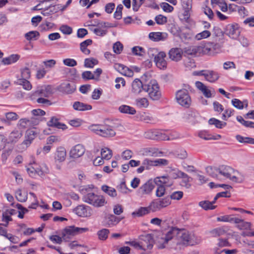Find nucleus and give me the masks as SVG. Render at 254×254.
<instances>
[{"mask_svg":"<svg viewBox=\"0 0 254 254\" xmlns=\"http://www.w3.org/2000/svg\"><path fill=\"white\" fill-rule=\"evenodd\" d=\"M88 230L87 228L76 227L74 226H70L65 228L62 231V235L63 239L67 241L73 236L79 234L84 233Z\"/></svg>","mask_w":254,"mask_h":254,"instance_id":"nucleus-6","label":"nucleus"},{"mask_svg":"<svg viewBox=\"0 0 254 254\" xmlns=\"http://www.w3.org/2000/svg\"><path fill=\"white\" fill-rule=\"evenodd\" d=\"M132 52L134 55L142 56L145 53V51L141 47L135 46L132 48Z\"/></svg>","mask_w":254,"mask_h":254,"instance_id":"nucleus-56","label":"nucleus"},{"mask_svg":"<svg viewBox=\"0 0 254 254\" xmlns=\"http://www.w3.org/2000/svg\"><path fill=\"white\" fill-rule=\"evenodd\" d=\"M155 20L156 23L159 25H163L167 21V17L161 14L157 15L155 17Z\"/></svg>","mask_w":254,"mask_h":254,"instance_id":"nucleus-64","label":"nucleus"},{"mask_svg":"<svg viewBox=\"0 0 254 254\" xmlns=\"http://www.w3.org/2000/svg\"><path fill=\"white\" fill-rule=\"evenodd\" d=\"M92 41L91 39H87L81 42L80 44V50L85 55H89L90 53V51L87 49L86 47L88 45L92 44Z\"/></svg>","mask_w":254,"mask_h":254,"instance_id":"nucleus-39","label":"nucleus"},{"mask_svg":"<svg viewBox=\"0 0 254 254\" xmlns=\"http://www.w3.org/2000/svg\"><path fill=\"white\" fill-rule=\"evenodd\" d=\"M176 178H182V180L181 182V185L182 187H185L186 189H190L191 187L190 182L192 179L189 177L187 174L181 171H178L177 174Z\"/></svg>","mask_w":254,"mask_h":254,"instance_id":"nucleus-13","label":"nucleus"},{"mask_svg":"<svg viewBox=\"0 0 254 254\" xmlns=\"http://www.w3.org/2000/svg\"><path fill=\"white\" fill-rule=\"evenodd\" d=\"M198 116V113L194 111H189L185 115L184 118L191 123H194Z\"/></svg>","mask_w":254,"mask_h":254,"instance_id":"nucleus-38","label":"nucleus"},{"mask_svg":"<svg viewBox=\"0 0 254 254\" xmlns=\"http://www.w3.org/2000/svg\"><path fill=\"white\" fill-rule=\"evenodd\" d=\"M233 174L234 175L231 178V181L237 183H242L244 181L245 177L243 173L234 170Z\"/></svg>","mask_w":254,"mask_h":254,"instance_id":"nucleus-30","label":"nucleus"},{"mask_svg":"<svg viewBox=\"0 0 254 254\" xmlns=\"http://www.w3.org/2000/svg\"><path fill=\"white\" fill-rule=\"evenodd\" d=\"M218 169V168H213L212 167H208L206 168V172L207 173L211 176L212 177L218 179V171L216 170Z\"/></svg>","mask_w":254,"mask_h":254,"instance_id":"nucleus-51","label":"nucleus"},{"mask_svg":"<svg viewBox=\"0 0 254 254\" xmlns=\"http://www.w3.org/2000/svg\"><path fill=\"white\" fill-rule=\"evenodd\" d=\"M15 197L17 200L20 202H25L27 198V195L22 193L21 190H18L16 191Z\"/></svg>","mask_w":254,"mask_h":254,"instance_id":"nucleus-52","label":"nucleus"},{"mask_svg":"<svg viewBox=\"0 0 254 254\" xmlns=\"http://www.w3.org/2000/svg\"><path fill=\"white\" fill-rule=\"evenodd\" d=\"M213 51L220 50L224 43V40H213L212 42H209Z\"/></svg>","mask_w":254,"mask_h":254,"instance_id":"nucleus-40","label":"nucleus"},{"mask_svg":"<svg viewBox=\"0 0 254 254\" xmlns=\"http://www.w3.org/2000/svg\"><path fill=\"white\" fill-rule=\"evenodd\" d=\"M244 102L238 99H234L232 100V105L238 109H243L244 108Z\"/></svg>","mask_w":254,"mask_h":254,"instance_id":"nucleus-61","label":"nucleus"},{"mask_svg":"<svg viewBox=\"0 0 254 254\" xmlns=\"http://www.w3.org/2000/svg\"><path fill=\"white\" fill-rule=\"evenodd\" d=\"M167 37L168 34L163 32H151L149 34V39L155 42L164 41L167 39Z\"/></svg>","mask_w":254,"mask_h":254,"instance_id":"nucleus-24","label":"nucleus"},{"mask_svg":"<svg viewBox=\"0 0 254 254\" xmlns=\"http://www.w3.org/2000/svg\"><path fill=\"white\" fill-rule=\"evenodd\" d=\"M109 230L107 229H103L98 232L99 239L101 240H105L108 238Z\"/></svg>","mask_w":254,"mask_h":254,"instance_id":"nucleus-54","label":"nucleus"},{"mask_svg":"<svg viewBox=\"0 0 254 254\" xmlns=\"http://www.w3.org/2000/svg\"><path fill=\"white\" fill-rule=\"evenodd\" d=\"M166 53L164 52H160L154 60L156 66L160 69H164L167 67V62L165 60Z\"/></svg>","mask_w":254,"mask_h":254,"instance_id":"nucleus-12","label":"nucleus"},{"mask_svg":"<svg viewBox=\"0 0 254 254\" xmlns=\"http://www.w3.org/2000/svg\"><path fill=\"white\" fill-rule=\"evenodd\" d=\"M101 190L102 191H103L104 192L112 197H115L117 195V191L114 188L109 187L107 185L102 186L101 187Z\"/></svg>","mask_w":254,"mask_h":254,"instance_id":"nucleus-37","label":"nucleus"},{"mask_svg":"<svg viewBox=\"0 0 254 254\" xmlns=\"http://www.w3.org/2000/svg\"><path fill=\"white\" fill-rule=\"evenodd\" d=\"M21 131L18 130L12 131L8 136L9 142L13 143L16 142L22 136Z\"/></svg>","mask_w":254,"mask_h":254,"instance_id":"nucleus-34","label":"nucleus"},{"mask_svg":"<svg viewBox=\"0 0 254 254\" xmlns=\"http://www.w3.org/2000/svg\"><path fill=\"white\" fill-rule=\"evenodd\" d=\"M73 108L77 111H86L91 110L92 108V106L79 101H76L73 103Z\"/></svg>","mask_w":254,"mask_h":254,"instance_id":"nucleus-27","label":"nucleus"},{"mask_svg":"<svg viewBox=\"0 0 254 254\" xmlns=\"http://www.w3.org/2000/svg\"><path fill=\"white\" fill-rule=\"evenodd\" d=\"M21 78L27 79L30 77L31 72L28 67H24L21 69Z\"/></svg>","mask_w":254,"mask_h":254,"instance_id":"nucleus-63","label":"nucleus"},{"mask_svg":"<svg viewBox=\"0 0 254 254\" xmlns=\"http://www.w3.org/2000/svg\"><path fill=\"white\" fill-rule=\"evenodd\" d=\"M217 171H218V174L222 175L224 177L229 179L231 180V178H232L233 173L234 172V169L232 167L225 166L222 165L218 168V169L216 170Z\"/></svg>","mask_w":254,"mask_h":254,"instance_id":"nucleus-18","label":"nucleus"},{"mask_svg":"<svg viewBox=\"0 0 254 254\" xmlns=\"http://www.w3.org/2000/svg\"><path fill=\"white\" fill-rule=\"evenodd\" d=\"M154 180H149L142 185L138 190V193L141 195L149 194L155 186Z\"/></svg>","mask_w":254,"mask_h":254,"instance_id":"nucleus-10","label":"nucleus"},{"mask_svg":"<svg viewBox=\"0 0 254 254\" xmlns=\"http://www.w3.org/2000/svg\"><path fill=\"white\" fill-rule=\"evenodd\" d=\"M171 199L169 196L165 197L163 198L158 199L155 202L151 203L152 211L155 212L163 208L166 207L171 204Z\"/></svg>","mask_w":254,"mask_h":254,"instance_id":"nucleus-8","label":"nucleus"},{"mask_svg":"<svg viewBox=\"0 0 254 254\" xmlns=\"http://www.w3.org/2000/svg\"><path fill=\"white\" fill-rule=\"evenodd\" d=\"M179 229H180L176 227H171L169 228L165 235V238L163 239V243L159 245L158 248L161 249L165 248L166 247V244H167L170 240H172L175 236L177 237Z\"/></svg>","mask_w":254,"mask_h":254,"instance_id":"nucleus-9","label":"nucleus"},{"mask_svg":"<svg viewBox=\"0 0 254 254\" xmlns=\"http://www.w3.org/2000/svg\"><path fill=\"white\" fill-rule=\"evenodd\" d=\"M121 220V219L113 214H109L105 218V226L112 227L116 225Z\"/></svg>","mask_w":254,"mask_h":254,"instance_id":"nucleus-19","label":"nucleus"},{"mask_svg":"<svg viewBox=\"0 0 254 254\" xmlns=\"http://www.w3.org/2000/svg\"><path fill=\"white\" fill-rule=\"evenodd\" d=\"M113 51L116 54H120L123 49V45L120 42H117L113 45Z\"/></svg>","mask_w":254,"mask_h":254,"instance_id":"nucleus-58","label":"nucleus"},{"mask_svg":"<svg viewBox=\"0 0 254 254\" xmlns=\"http://www.w3.org/2000/svg\"><path fill=\"white\" fill-rule=\"evenodd\" d=\"M183 51L180 48H172L169 52V56L172 61L178 62L180 61L182 57Z\"/></svg>","mask_w":254,"mask_h":254,"instance_id":"nucleus-21","label":"nucleus"},{"mask_svg":"<svg viewBox=\"0 0 254 254\" xmlns=\"http://www.w3.org/2000/svg\"><path fill=\"white\" fill-rule=\"evenodd\" d=\"M144 88V90L148 92L152 100H158L161 98V91L158 84L155 80H151L148 84H145Z\"/></svg>","mask_w":254,"mask_h":254,"instance_id":"nucleus-4","label":"nucleus"},{"mask_svg":"<svg viewBox=\"0 0 254 254\" xmlns=\"http://www.w3.org/2000/svg\"><path fill=\"white\" fill-rule=\"evenodd\" d=\"M82 200L95 207H102L107 203L103 195H97L92 192L85 194Z\"/></svg>","mask_w":254,"mask_h":254,"instance_id":"nucleus-2","label":"nucleus"},{"mask_svg":"<svg viewBox=\"0 0 254 254\" xmlns=\"http://www.w3.org/2000/svg\"><path fill=\"white\" fill-rule=\"evenodd\" d=\"M199 205L205 210L214 209L216 207L212 205V202L207 200L199 202Z\"/></svg>","mask_w":254,"mask_h":254,"instance_id":"nucleus-45","label":"nucleus"},{"mask_svg":"<svg viewBox=\"0 0 254 254\" xmlns=\"http://www.w3.org/2000/svg\"><path fill=\"white\" fill-rule=\"evenodd\" d=\"M237 120L246 127L254 128V122L245 121L242 116H238L236 118Z\"/></svg>","mask_w":254,"mask_h":254,"instance_id":"nucleus-42","label":"nucleus"},{"mask_svg":"<svg viewBox=\"0 0 254 254\" xmlns=\"http://www.w3.org/2000/svg\"><path fill=\"white\" fill-rule=\"evenodd\" d=\"M146 138L153 140H170V138L164 132L158 130H149L144 133Z\"/></svg>","mask_w":254,"mask_h":254,"instance_id":"nucleus-7","label":"nucleus"},{"mask_svg":"<svg viewBox=\"0 0 254 254\" xmlns=\"http://www.w3.org/2000/svg\"><path fill=\"white\" fill-rule=\"evenodd\" d=\"M59 90L60 91L66 94H72L76 90V85L73 82H64L60 85Z\"/></svg>","mask_w":254,"mask_h":254,"instance_id":"nucleus-14","label":"nucleus"},{"mask_svg":"<svg viewBox=\"0 0 254 254\" xmlns=\"http://www.w3.org/2000/svg\"><path fill=\"white\" fill-rule=\"evenodd\" d=\"M226 34L231 38L236 39L240 35V31L237 25L229 24L226 28Z\"/></svg>","mask_w":254,"mask_h":254,"instance_id":"nucleus-11","label":"nucleus"},{"mask_svg":"<svg viewBox=\"0 0 254 254\" xmlns=\"http://www.w3.org/2000/svg\"><path fill=\"white\" fill-rule=\"evenodd\" d=\"M145 0H132V9L134 11H137Z\"/></svg>","mask_w":254,"mask_h":254,"instance_id":"nucleus-59","label":"nucleus"},{"mask_svg":"<svg viewBox=\"0 0 254 254\" xmlns=\"http://www.w3.org/2000/svg\"><path fill=\"white\" fill-rule=\"evenodd\" d=\"M53 93V89L51 85H45L37 89L35 92L36 96L49 97Z\"/></svg>","mask_w":254,"mask_h":254,"instance_id":"nucleus-17","label":"nucleus"},{"mask_svg":"<svg viewBox=\"0 0 254 254\" xmlns=\"http://www.w3.org/2000/svg\"><path fill=\"white\" fill-rule=\"evenodd\" d=\"M212 32L213 40H224V33L218 26H214Z\"/></svg>","mask_w":254,"mask_h":254,"instance_id":"nucleus-31","label":"nucleus"},{"mask_svg":"<svg viewBox=\"0 0 254 254\" xmlns=\"http://www.w3.org/2000/svg\"><path fill=\"white\" fill-rule=\"evenodd\" d=\"M98 61L94 58L86 59L84 61V66L86 67L92 68L98 64Z\"/></svg>","mask_w":254,"mask_h":254,"instance_id":"nucleus-48","label":"nucleus"},{"mask_svg":"<svg viewBox=\"0 0 254 254\" xmlns=\"http://www.w3.org/2000/svg\"><path fill=\"white\" fill-rule=\"evenodd\" d=\"M209 125H214L218 128H222L226 125V123L223 122L215 118H211L209 120Z\"/></svg>","mask_w":254,"mask_h":254,"instance_id":"nucleus-41","label":"nucleus"},{"mask_svg":"<svg viewBox=\"0 0 254 254\" xmlns=\"http://www.w3.org/2000/svg\"><path fill=\"white\" fill-rule=\"evenodd\" d=\"M176 99L179 105L186 108H189L191 104V98L188 91L186 89L178 90L176 93Z\"/></svg>","mask_w":254,"mask_h":254,"instance_id":"nucleus-5","label":"nucleus"},{"mask_svg":"<svg viewBox=\"0 0 254 254\" xmlns=\"http://www.w3.org/2000/svg\"><path fill=\"white\" fill-rule=\"evenodd\" d=\"M145 153L147 155L151 156H157L158 154H161L162 152H158V150L155 148H147L145 150Z\"/></svg>","mask_w":254,"mask_h":254,"instance_id":"nucleus-55","label":"nucleus"},{"mask_svg":"<svg viewBox=\"0 0 254 254\" xmlns=\"http://www.w3.org/2000/svg\"><path fill=\"white\" fill-rule=\"evenodd\" d=\"M152 211V207H151V204L148 207H140L138 209L133 211L131 215L133 217H142L145 215H146L150 212V211Z\"/></svg>","mask_w":254,"mask_h":254,"instance_id":"nucleus-23","label":"nucleus"},{"mask_svg":"<svg viewBox=\"0 0 254 254\" xmlns=\"http://www.w3.org/2000/svg\"><path fill=\"white\" fill-rule=\"evenodd\" d=\"M88 206H86L84 205H79L74 208V211L75 213L80 217H85L87 216V208Z\"/></svg>","mask_w":254,"mask_h":254,"instance_id":"nucleus-35","label":"nucleus"},{"mask_svg":"<svg viewBox=\"0 0 254 254\" xmlns=\"http://www.w3.org/2000/svg\"><path fill=\"white\" fill-rule=\"evenodd\" d=\"M17 127L20 129H25L27 127H30L28 119L27 118L20 119L17 123Z\"/></svg>","mask_w":254,"mask_h":254,"instance_id":"nucleus-46","label":"nucleus"},{"mask_svg":"<svg viewBox=\"0 0 254 254\" xmlns=\"http://www.w3.org/2000/svg\"><path fill=\"white\" fill-rule=\"evenodd\" d=\"M39 36L40 33L37 31H31L25 34V38L28 41H30L33 39L36 40L38 38Z\"/></svg>","mask_w":254,"mask_h":254,"instance_id":"nucleus-44","label":"nucleus"},{"mask_svg":"<svg viewBox=\"0 0 254 254\" xmlns=\"http://www.w3.org/2000/svg\"><path fill=\"white\" fill-rule=\"evenodd\" d=\"M38 133L39 132L35 128L28 129L26 132L25 139L23 141V144L27 146L29 145Z\"/></svg>","mask_w":254,"mask_h":254,"instance_id":"nucleus-15","label":"nucleus"},{"mask_svg":"<svg viewBox=\"0 0 254 254\" xmlns=\"http://www.w3.org/2000/svg\"><path fill=\"white\" fill-rule=\"evenodd\" d=\"M20 58V56L17 54H12L7 58H3L1 62L4 64H10L16 62Z\"/></svg>","mask_w":254,"mask_h":254,"instance_id":"nucleus-33","label":"nucleus"},{"mask_svg":"<svg viewBox=\"0 0 254 254\" xmlns=\"http://www.w3.org/2000/svg\"><path fill=\"white\" fill-rule=\"evenodd\" d=\"M82 78L85 80L90 79H95L97 80V78L95 77L93 73L90 71H85L82 72L81 74Z\"/></svg>","mask_w":254,"mask_h":254,"instance_id":"nucleus-57","label":"nucleus"},{"mask_svg":"<svg viewBox=\"0 0 254 254\" xmlns=\"http://www.w3.org/2000/svg\"><path fill=\"white\" fill-rule=\"evenodd\" d=\"M60 30L63 33L66 35H70L72 32V28L67 25H62Z\"/></svg>","mask_w":254,"mask_h":254,"instance_id":"nucleus-60","label":"nucleus"},{"mask_svg":"<svg viewBox=\"0 0 254 254\" xmlns=\"http://www.w3.org/2000/svg\"><path fill=\"white\" fill-rule=\"evenodd\" d=\"M211 35V33L208 30H204L203 31L197 34L195 36V39L197 40H200L209 37Z\"/></svg>","mask_w":254,"mask_h":254,"instance_id":"nucleus-53","label":"nucleus"},{"mask_svg":"<svg viewBox=\"0 0 254 254\" xmlns=\"http://www.w3.org/2000/svg\"><path fill=\"white\" fill-rule=\"evenodd\" d=\"M155 183L156 185H162L166 187H170L173 185V181L169 177L167 176H162L158 177L154 179Z\"/></svg>","mask_w":254,"mask_h":254,"instance_id":"nucleus-22","label":"nucleus"},{"mask_svg":"<svg viewBox=\"0 0 254 254\" xmlns=\"http://www.w3.org/2000/svg\"><path fill=\"white\" fill-rule=\"evenodd\" d=\"M101 153L102 158L106 160L110 159L112 156V150L108 148L102 149Z\"/></svg>","mask_w":254,"mask_h":254,"instance_id":"nucleus-47","label":"nucleus"},{"mask_svg":"<svg viewBox=\"0 0 254 254\" xmlns=\"http://www.w3.org/2000/svg\"><path fill=\"white\" fill-rule=\"evenodd\" d=\"M219 77V74L213 70H207L205 75V79L210 82H215Z\"/></svg>","mask_w":254,"mask_h":254,"instance_id":"nucleus-29","label":"nucleus"},{"mask_svg":"<svg viewBox=\"0 0 254 254\" xmlns=\"http://www.w3.org/2000/svg\"><path fill=\"white\" fill-rule=\"evenodd\" d=\"M142 165L143 166L145 170H149L151 167L154 166V161L148 159H145L143 161Z\"/></svg>","mask_w":254,"mask_h":254,"instance_id":"nucleus-62","label":"nucleus"},{"mask_svg":"<svg viewBox=\"0 0 254 254\" xmlns=\"http://www.w3.org/2000/svg\"><path fill=\"white\" fill-rule=\"evenodd\" d=\"M176 249L188 246H194L201 242L200 237L184 229H180L177 237L175 239Z\"/></svg>","mask_w":254,"mask_h":254,"instance_id":"nucleus-1","label":"nucleus"},{"mask_svg":"<svg viewBox=\"0 0 254 254\" xmlns=\"http://www.w3.org/2000/svg\"><path fill=\"white\" fill-rule=\"evenodd\" d=\"M66 156V150L64 147L60 146L57 148L54 156L56 161L63 162L65 160Z\"/></svg>","mask_w":254,"mask_h":254,"instance_id":"nucleus-20","label":"nucleus"},{"mask_svg":"<svg viewBox=\"0 0 254 254\" xmlns=\"http://www.w3.org/2000/svg\"><path fill=\"white\" fill-rule=\"evenodd\" d=\"M144 85H143L141 80L136 78L132 83V92L135 94L140 93L142 90H144Z\"/></svg>","mask_w":254,"mask_h":254,"instance_id":"nucleus-26","label":"nucleus"},{"mask_svg":"<svg viewBox=\"0 0 254 254\" xmlns=\"http://www.w3.org/2000/svg\"><path fill=\"white\" fill-rule=\"evenodd\" d=\"M136 104L139 108H146L148 106V101L145 98H141L136 100Z\"/></svg>","mask_w":254,"mask_h":254,"instance_id":"nucleus-50","label":"nucleus"},{"mask_svg":"<svg viewBox=\"0 0 254 254\" xmlns=\"http://www.w3.org/2000/svg\"><path fill=\"white\" fill-rule=\"evenodd\" d=\"M91 131L104 137H111L115 135L116 132L111 127L102 125H92L89 127Z\"/></svg>","mask_w":254,"mask_h":254,"instance_id":"nucleus-3","label":"nucleus"},{"mask_svg":"<svg viewBox=\"0 0 254 254\" xmlns=\"http://www.w3.org/2000/svg\"><path fill=\"white\" fill-rule=\"evenodd\" d=\"M85 149L84 146L80 144L75 145L70 151V157L73 158H77L82 156Z\"/></svg>","mask_w":254,"mask_h":254,"instance_id":"nucleus-16","label":"nucleus"},{"mask_svg":"<svg viewBox=\"0 0 254 254\" xmlns=\"http://www.w3.org/2000/svg\"><path fill=\"white\" fill-rule=\"evenodd\" d=\"M60 9L59 5H50L44 8L41 14L44 16H49L52 14L58 12Z\"/></svg>","mask_w":254,"mask_h":254,"instance_id":"nucleus-28","label":"nucleus"},{"mask_svg":"<svg viewBox=\"0 0 254 254\" xmlns=\"http://www.w3.org/2000/svg\"><path fill=\"white\" fill-rule=\"evenodd\" d=\"M210 233L213 237H218L225 234L226 233V231L223 229V228L219 227L212 230L210 232Z\"/></svg>","mask_w":254,"mask_h":254,"instance_id":"nucleus-49","label":"nucleus"},{"mask_svg":"<svg viewBox=\"0 0 254 254\" xmlns=\"http://www.w3.org/2000/svg\"><path fill=\"white\" fill-rule=\"evenodd\" d=\"M119 111L122 113L132 115L135 114L136 112L134 108L126 105L120 106L119 108Z\"/></svg>","mask_w":254,"mask_h":254,"instance_id":"nucleus-32","label":"nucleus"},{"mask_svg":"<svg viewBox=\"0 0 254 254\" xmlns=\"http://www.w3.org/2000/svg\"><path fill=\"white\" fill-rule=\"evenodd\" d=\"M6 119H3L1 121L4 123L9 124L11 121L17 120L19 117L15 112H8L5 114Z\"/></svg>","mask_w":254,"mask_h":254,"instance_id":"nucleus-36","label":"nucleus"},{"mask_svg":"<svg viewBox=\"0 0 254 254\" xmlns=\"http://www.w3.org/2000/svg\"><path fill=\"white\" fill-rule=\"evenodd\" d=\"M47 125L49 127H56L59 129L64 130L67 128L66 126L59 122V119L55 117L51 118L50 120L47 122Z\"/></svg>","mask_w":254,"mask_h":254,"instance_id":"nucleus-25","label":"nucleus"},{"mask_svg":"<svg viewBox=\"0 0 254 254\" xmlns=\"http://www.w3.org/2000/svg\"><path fill=\"white\" fill-rule=\"evenodd\" d=\"M16 83L19 85H22L23 88L25 90H29L32 88V85L30 82L25 78L17 79Z\"/></svg>","mask_w":254,"mask_h":254,"instance_id":"nucleus-43","label":"nucleus"}]
</instances>
